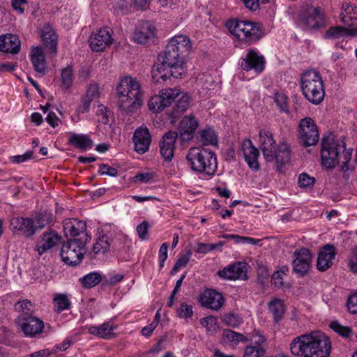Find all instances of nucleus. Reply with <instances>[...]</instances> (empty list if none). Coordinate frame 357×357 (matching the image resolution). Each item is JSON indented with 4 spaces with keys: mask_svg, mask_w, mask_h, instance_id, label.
Instances as JSON below:
<instances>
[{
    "mask_svg": "<svg viewBox=\"0 0 357 357\" xmlns=\"http://www.w3.org/2000/svg\"><path fill=\"white\" fill-rule=\"evenodd\" d=\"M191 48L190 39L183 35L176 36L167 43L165 50L158 55V63L152 69V78L158 82L171 77H182L186 74L184 66L183 54L189 52Z\"/></svg>",
    "mask_w": 357,
    "mask_h": 357,
    "instance_id": "1",
    "label": "nucleus"
},
{
    "mask_svg": "<svg viewBox=\"0 0 357 357\" xmlns=\"http://www.w3.org/2000/svg\"><path fill=\"white\" fill-rule=\"evenodd\" d=\"M331 345L329 338L320 331H314L295 337L290 351L299 357H328Z\"/></svg>",
    "mask_w": 357,
    "mask_h": 357,
    "instance_id": "2",
    "label": "nucleus"
},
{
    "mask_svg": "<svg viewBox=\"0 0 357 357\" xmlns=\"http://www.w3.org/2000/svg\"><path fill=\"white\" fill-rule=\"evenodd\" d=\"M352 151L346 149L344 139L337 138L331 132L326 133L321 140V164L327 169H333L340 163L341 169L348 171Z\"/></svg>",
    "mask_w": 357,
    "mask_h": 357,
    "instance_id": "3",
    "label": "nucleus"
},
{
    "mask_svg": "<svg viewBox=\"0 0 357 357\" xmlns=\"http://www.w3.org/2000/svg\"><path fill=\"white\" fill-rule=\"evenodd\" d=\"M118 107L127 114H133L144 102V93L137 79L130 76L121 78L116 88Z\"/></svg>",
    "mask_w": 357,
    "mask_h": 357,
    "instance_id": "4",
    "label": "nucleus"
},
{
    "mask_svg": "<svg viewBox=\"0 0 357 357\" xmlns=\"http://www.w3.org/2000/svg\"><path fill=\"white\" fill-rule=\"evenodd\" d=\"M185 159L194 172L212 176L217 170L216 154L210 149L192 147L188 151Z\"/></svg>",
    "mask_w": 357,
    "mask_h": 357,
    "instance_id": "5",
    "label": "nucleus"
},
{
    "mask_svg": "<svg viewBox=\"0 0 357 357\" xmlns=\"http://www.w3.org/2000/svg\"><path fill=\"white\" fill-rule=\"evenodd\" d=\"M225 26L239 41L248 45L256 43L264 35L262 25L257 22L231 19Z\"/></svg>",
    "mask_w": 357,
    "mask_h": 357,
    "instance_id": "6",
    "label": "nucleus"
},
{
    "mask_svg": "<svg viewBox=\"0 0 357 357\" xmlns=\"http://www.w3.org/2000/svg\"><path fill=\"white\" fill-rule=\"evenodd\" d=\"M300 86L304 97L312 104L319 105L324 100V82L319 72L314 70L304 72L301 77Z\"/></svg>",
    "mask_w": 357,
    "mask_h": 357,
    "instance_id": "7",
    "label": "nucleus"
},
{
    "mask_svg": "<svg viewBox=\"0 0 357 357\" xmlns=\"http://www.w3.org/2000/svg\"><path fill=\"white\" fill-rule=\"evenodd\" d=\"M86 243L68 240L63 244L61 250L60 255L62 260L71 266L79 264L86 252Z\"/></svg>",
    "mask_w": 357,
    "mask_h": 357,
    "instance_id": "8",
    "label": "nucleus"
},
{
    "mask_svg": "<svg viewBox=\"0 0 357 357\" xmlns=\"http://www.w3.org/2000/svg\"><path fill=\"white\" fill-rule=\"evenodd\" d=\"M63 226L66 236L73 238L70 241L87 243L91 240V236L86 233L85 222L77 219H66L63 221Z\"/></svg>",
    "mask_w": 357,
    "mask_h": 357,
    "instance_id": "9",
    "label": "nucleus"
},
{
    "mask_svg": "<svg viewBox=\"0 0 357 357\" xmlns=\"http://www.w3.org/2000/svg\"><path fill=\"white\" fill-rule=\"evenodd\" d=\"M298 137L304 146L315 145L319 138V132L314 121L310 117L301 120Z\"/></svg>",
    "mask_w": 357,
    "mask_h": 357,
    "instance_id": "10",
    "label": "nucleus"
},
{
    "mask_svg": "<svg viewBox=\"0 0 357 357\" xmlns=\"http://www.w3.org/2000/svg\"><path fill=\"white\" fill-rule=\"evenodd\" d=\"M299 19L309 29H319L326 26L325 15L319 8L308 6L300 13Z\"/></svg>",
    "mask_w": 357,
    "mask_h": 357,
    "instance_id": "11",
    "label": "nucleus"
},
{
    "mask_svg": "<svg viewBox=\"0 0 357 357\" xmlns=\"http://www.w3.org/2000/svg\"><path fill=\"white\" fill-rule=\"evenodd\" d=\"M17 323L24 335L29 337H35L40 334L45 326L43 320L33 315H19Z\"/></svg>",
    "mask_w": 357,
    "mask_h": 357,
    "instance_id": "12",
    "label": "nucleus"
},
{
    "mask_svg": "<svg viewBox=\"0 0 357 357\" xmlns=\"http://www.w3.org/2000/svg\"><path fill=\"white\" fill-rule=\"evenodd\" d=\"M293 257V271L300 276L305 275L311 267L312 253L307 248H302L295 250Z\"/></svg>",
    "mask_w": 357,
    "mask_h": 357,
    "instance_id": "13",
    "label": "nucleus"
},
{
    "mask_svg": "<svg viewBox=\"0 0 357 357\" xmlns=\"http://www.w3.org/2000/svg\"><path fill=\"white\" fill-rule=\"evenodd\" d=\"M111 32L112 30L109 28H104L90 36L89 42L93 52L103 51L112 43L113 38Z\"/></svg>",
    "mask_w": 357,
    "mask_h": 357,
    "instance_id": "14",
    "label": "nucleus"
},
{
    "mask_svg": "<svg viewBox=\"0 0 357 357\" xmlns=\"http://www.w3.org/2000/svg\"><path fill=\"white\" fill-rule=\"evenodd\" d=\"M155 26L150 22H139L133 33V40L139 44H146L152 41L155 36Z\"/></svg>",
    "mask_w": 357,
    "mask_h": 357,
    "instance_id": "15",
    "label": "nucleus"
},
{
    "mask_svg": "<svg viewBox=\"0 0 357 357\" xmlns=\"http://www.w3.org/2000/svg\"><path fill=\"white\" fill-rule=\"evenodd\" d=\"M132 141L136 152L139 154H144L147 152L151 142L149 130L146 126L137 128L134 132Z\"/></svg>",
    "mask_w": 357,
    "mask_h": 357,
    "instance_id": "16",
    "label": "nucleus"
},
{
    "mask_svg": "<svg viewBox=\"0 0 357 357\" xmlns=\"http://www.w3.org/2000/svg\"><path fill=\"white\" fill-rule=\"evenodd\" d=\"M60 241L61 236L55 231L50 229L39 236L35 250L41 255L56 246Z\"/></svg>",
    "mask_w": 357,
    "mask_h": 357,
    "instance_id": "17",
    "label": "nucleus"
},
{
    "mask_svg": "<svg viewBox=\"0 0 357 357\" xmlns=\"http://www.w3.org/2000/svg\"><path fill=\"white\" fill-rule=\"evenodd\" d=\"M199 125L198 119L192 114L185 116L180 122V139L182 142H188L194 137V135Z\"/></svg>",
    "mask_w": 357,
    "mask_h": 357,
    "instance_id": "18",
    "label": "nucleus"
},
{
    "mask_svg": "<svg viewBox=\"0 0 357 357\" xmlns=\"http://www.w3.org/2000/svg\"><path fill=\"white\" fill-rule=\"evenodd\" d=\"M10 227L14 233L21 234L26 238H30L36 233L30 216L28 218L16 217L13 218L10 221Z\"/></svg>",
    "mask_w": 357,
    "mask_h": 357,
    "instance_id": "19",
    "label": "nucleus"
},
{
    "mask_svg": "<svg viewBox=\"0 0 357 357\" xmlns=\"http://www.w3.org/2000/svg\"><path fill=\"white\" fill-rule=\"evenodd\" d=\"M178 137L176 131L170 130L166 132L160 142V152L167 161H171L174 157L175 142Z\"/></svg>",
    "mask_w": 357,
    "mask_h": 357,
    "instance_id": "20",
    "label": "nucleus"
},
{
    "mask_svg": "<svg viewBox=\"0 0 357 357\" xmlns=\"http://www.w3.org/2000/svg\"><path fill=\"white\" fill-rule=\"evenodd\" d=\"M264 58L259 55L256 51L250 50L245 57L242 59L241 68L245 70H254L259 73L264 69Z\"/></svg>",
    "mask_w": 357,
    "mask_h": 357,
    "instance_id": "21",
    "label": "nucleus"
},
{
    "mask_svg": "<svg viewBox=\"0 0 357 357\" xmlns=\"http://www.w3.org/2000/svg\"><path fill=\"white\" fill-rule=\"evenodd\" d=\"M259 138L264 158L268 162L273 161L276 144L271 132L268 130H261L259 131Z\"/></svg>",
    "mask_w": 357,
    "mask_h": 357,
    "instance_id": "22",
    "label": "nucleus"
},
{
    "mask_svg": "<svg viewBox=\"0 0 357 357\" xmlns=\"http://www.w3.org/2000/svg\"><path fill=\"white\" fill-rule=\"evenodd\" d=\"M199 301L202 305L211 309L218 310L225 303V298L222 295L214 289L206 290L200 296Z\"/></svg>",
    "mask_w": 357,
    "mask_h": 357,
    "instance_id": "23",
    "label": "nucleus"
},
{
    "mask_svg": "<svg viewBox=\"0 0 357 357\" xmlns=\"http://www.w3.org/2000/svg\"><path fill=\"white\" fill-rule=\"evenodd\" d=\"M336 255L335 248L331 244L325 245L319 251L317 268L320 271H325L333 264V260Z\"/></svg>",
    "mask_w": 357,
    "mask_h": 357,
    "instance_id": "24",
    "label": "nucleus"
},
{
    "mask_svg": "<svg viewBox=\"0 0 357 357\" xmlns=\"http://www.w3.org/2000/svg\"><path fill=\"white\" fill-rule=\"evenodd\" d=\"M241 150L243 153L245 160L250 168L255 171L259 169L258 157L259 150L255 148L250 139H245L241 143Z\"/></svg>",
    "mask_w": 357,
    "mask_h": 357,
    "instance_id": "25",
    "label": "nucleus"
},
{
    "mask_svg": "<svg viewBox=\"0 0 357 357\" xmlns=\"http://www.w3.org/2000/svg\"><path fill=\"white\" fill-rule=\"evenodd\" d=\"M220 278L227 280H238L246 278V266L243 263H235L222 271H218Z\"/></svg>",
    "mask_w": 357,
    "mask_h": 357,
    "instance_id": "26",
    "label": "nucleus"
},
{
    "mask_svg": "<svg viewBox=\"0 0 357 357\" xmlns=\"http://www.w3.org/2000/svg\"><path fill=\"white\" fill-rule=\"evenodd\" d=\"M20 50V41L16 35L6 34L0 36V51L17 54Z\"/></svg>",
    "mask_w": 357,
    "mask_h": 357,
    "instance_id": "27",
    "label": "nucleus"
},
{
    "mask_svg": "<svg viewBox=\"0 0 357 357\" xmlns=\"http://www.w3.org/2000/svg\"><path fill=\"white\" fill-rule=\"evenodd\" d=\"M30 218L36 232H37L52 222L53 215L52 212L47 210L40 211L32 213Z\"/></svg>",
    "mask_w": 357,
    "mask_h": 357,
    "instance_id": "28",
    "label": "nucleus"
},
{
    "mask_svg": "<svg viewBox=\"0 0 357 357\" xmlns=\"http://www.w3.org/2000/svg\"><path fill=\"white\" fill-rule=\"evenodd\" d=\"M116 326L111 322H105L99 326H93L88 328V332L96 337L103 339H111L114 337Z\"/></svg>",
    "mask_w": 357,
    "mask_h": 357,
    "instance_id": "29",
    "label": "nucleus"
},
{
    "mask_svg": "<svg viewBox=\"0 0 357 357\" xmlns=\"http://www.w3.org/2000/svg\"><path fill=\"white\" fill-rule=\"evenodd\" d=\"M41 37L45 47H47L52 53H56L57 46V36L52 27L46 24L42 29Z\"/></svg>",
    "mask_w": 357,
    "mask_h": 357,
    "instance_id": "30",
    "label": "nucleus"
},
{
    "mask_svg": "<svg viewBox=\"0 0 357 357\" xmlns=\"http://www.w3.org/2000/svg\"><path fill=\"white\" fill-rule=\"evenodd\" d=\"M68 144L83 151L89 149L93 146V142L88 135L77 133L70 134Z\"/></svg>",
    "mask_w": 357,
    "mask_h": 357,
    "instance_id": "31",
    "label": "nucleus"
},
{
    "mask_svg": "<svg viewBox=\"0 0 357 357\" xmlns=\"http://www.w3.org/2000/svg\"><path fill=\"white\" fill-rule=\"evenodd\" d=\"M31 61L36 72L44 75L47 70V65L43 54L40 47H35L32 50Z\"/></svg>",
    "mask_w": 357,
    "mask_h": 357,
    "instance_id": "32",
    "label": "nucleus"
},
{
    "mask_svg": "<svg viewBox=\"0 0 357 357\" xmlns=\"http://www.w3.org/2000/svg\"><path fill=\"white\" fill-rule=\"evenodd\" d=\"M112 238L107 234H103L98 238L92 250L93 257L97 255H105L109 251Z\"/></svg>",
    "mask_w": 357,
    "mask_h": 357,
    "instance_id": "33",
    "label": "nucleus"
},
{
    "mask_svg": "<svg viewBox=\"0 0 357 357\" xmlns=\"http://www.w3.org/2000/svg\"><path fill=\"white\" fill-rule=\"evenodd\" d=\"M197 140L203 145H216L218 144V135L215 131L211 128L200 130L197 136Z\"/></svg>",
    "mask_w": 357,
    "mask_h": 357,
    "instance_id": "34",
    "label": "nucleus"
},
{
    "mask_svg": "<svg viewBox=\"0 0 357 357\" xmlns=\"http://www.w3.org/2000/svg\"><path fill=\"white\" fill-rule=\"evenodd\" d=\"M273 160H276L278 169H279L280 165L282 166L289 162L291 159L289 147L287 144L280 145L278 149L274 150Z\"/></svg>",
    "mask_w": 357,
    "mask_h": 357,
    "instance_id": "35",
    "label": "nucleus"
},
{
    "mask_svg": "<svg viewBox=\"0 0 357 357\" xmlns=\"http://www.w3.org/2000/svg\"><path fill=\"white\" fill-rule=\"evenodd\" d=\"M268 311L272 314L274 321H280L284 312V307L281 300L275 298L268 303Z\"/></svg>",
    "mask_w": 357,
    "mask_h": 357,
    "instance_id": "36",
    "label": "nucleus"
},
{
    "mask_svg": "<svg viewBox=\"0 0 357 357\" xmlns=\"http://www.w3.org/2000/svg\"><path fill=\"white\" fill-rule=\"evenodd\" d=\"M53 304L55 312L61 313L63 310H69L71 302L66 294H56L53 298Z\"/></svg>",
    "mask_w": 357,
    "mask_h": 357,
    "instance_id": "37",
    "label": "nucleus"
},
{
    "mask_svg": "<svg viewBox=\"0 0 357 357\" xmlns=\"http://www.w3.org/2000/svg\"><path fill=\"white\" fill-rule=\"evenodd\" d=\"M180 91L177 89H165L160 91L158 97L164 109L171 105L174 99L179 95Z\"/></svg>",
    "mask_w": 357,
    "mask_h": 357,
    "instance_id": "38",
    "label": "nucleus"
},
{
    "mask_svg": "<svg viewBox=\"0 0 357 357\" xmlns=\"http://www.w3.org/2000/svg\"><path fill=\"white\" fill-rule=\"evenodd\" d=\"M222 339L225 342H229L233 344L245 342L247 338L241 333H236L230 329H225L222 333Z\"/></svg>",
    "mask_w": 357,
    "mask_h": 357,
    "instance_id": "39",
    "label": "nucleus"
},
{
    "mask_svg": "<svg viewBox=\"0 0 357 357\" xmlns=\"http://www.w3.org/2000/svg\"><path fill=\"white\" fill-rule=\"evenodd\" d=\"M102 277L98 273H90L82 278L80 282L85 288H91L97 285L101 281Z\"/></svg>",
    "mask_w": 357,
    "mask_h": 357,
    "instance_id": "40",
    "label": "nucleus"
},
{
    "mask_svg": "<svg viewBox=\"0 0 357 357\" xmlns=\"http://www.w3.org/2000/svg\"><path fill=\"white\" fill-rule=\"evenodd\" d=\"M266 350L264 347L255 343L252 346H247L245 349L243 357H262L264 356Z\"/></svg>",
    "mask_w": 357,
    "mask_h": 357,
    "instance_id": "41",
    "label": "nucleus"
},
{
    "mask_svg": "<svg viewBox=\"0 0 357 357\" xmlns=\"http://www.w3.org/2000/svg\"><path fill=\"white\" fill-rule=\"evenodd\" d=\"M14 308L16 312H21L20 315L31 316L33 311V305L30 301L25 299L17 302Z\"/></svg>",
    "mask_w": 357,
    "mask_h": 357,
    "instance_id": "42",
    "label": "nucleus"
},
{
    "mask_svg": "<svg viewBox=\"0 0 357 357\" xmlns=\"http://www.w3.org/2000/svg\"><path fill=\"white\" fill-rule=\"evenodd\" d=\"M73 73L71 68L67 67L61 71V88L67 90L70 89L73 82Z\"/></svg>",
    "mask_w": 357,
    "mask_h": 357,
    "instance_id": "43",
    "label": "nucleus"
},
{
    "mask_svg": "<svg viewBox=\"0 0 357 357\" xmlns=\"http://www.w3.org/2000/svg\"><path fill=\"white\" fill-rule=\"evenodd\" d=\"M350 31L342 26H334L328 29L325 33L327 38H339L344 35L348 34Z\"/></svg>",
    "mask_w": 357,
    "mask_h": 357,
    "instance_id": "44",
    "label": "nucleus"
},
{
    "mask_svg": "<svg viewBox=\"0 0 357 357\" xmlns=\"http://www.w3.org/2000/svg\"><path fill=\"white\" fill-rule=\"evenodd\" d=\"M273 98L274 102L281 112L289 113L288 98L285 94L282 93H275Z\"/></svg>",
    "mask_w": 357,
    "mask_h": 357,
    "instance_id": "45",
    "label": "nucleus"
},
{
    "mask_svg": "<svg viewBox=\"0 0 357 357\" xmlns=\"http://www.w3.org/2000/svg\"><path fill=\"white\" fill-rule=\"evenodd\" d=\"M222 321L225 324L231 327H237L243 321L240 315L234 313L226 314L222 317Z\"/></svg>",
    "mask_w": 357,
    "mask_h": 357,
    "instance_id": "46",
    "label": "nucleus"
},
{
    "mask_svg": "<svg viewBox=\"0 0 357 357\" xmlns=\"http://www.w3.org/2000/svg\"><path fill=\"white\" fill-rule=\"evenodd\" d=\"M331 328L337 333L344 337H349L352 334V330L351 328L344 326L340 324L337 321H333L331 324Z\"/></svg>",
    "mask_w": 357,
    "mask_h": 357,
    "instance_id": "47",
    "label": "nucleus"
},
{
    "mask_svg": "<svg viewBox=\"0 0 357 357\" xmlns=\"http://www.w3.org/2000/svg\"><path fill=\"white\" fill-rule=\"evenodd\" d=\"M190 102V96L187 94L183 95L176 102V105L174 107L175 113H182L185 112L189 105Z\"/></svg>",
    "mask_w": 357,
    "mask_h": 357,
    "instance_id": "48",
    "label": "nucleus"
},
{
    "mask_svg": "<svg viewBox=\"0 0 357 357\" xmlns=\"http://www.w3.org/2000/svg\"><path fill=\"white\" fill-rule=\"evenodd\" d=\"M315 183V178L306 173H302L298 177V185L301 188H312Z\"/></svg>",
    "mask_w": 357,
    "mask_h": 357,
    "instance_id": "49",
    "label": "nucleus"
},
{
    "mask_svg": "<svg viewBox=\"0 0 357 357\" xmlns=\"http://www.w3.org/2000/svg\"><path fill=\"white\" fill-rule=\"evenodd\" d=\"M148 107L151 111L154 112H160L164 109L160 98L158 96H154L149 99Z\"/></svg>",
    "mask_w": 357,
    "mask_h": 357,
    "instance_id": "50",
    "label": "nucleus"
},
{
    "mask_svg": "<svg viewBox=\"0 0 357 357\" xmlns=\"http://www.w3.org/2000/svg\"><path fill=\"white\" fill-rule=\"evenodd\" d=\"M192 314V307L185 303H181L180 307L177 310V315L181 318H190Z\"/></svg>",
    "mask_w": 357,
    "mask_h": 357,
    "instance_id": "51",
    "label": "nucleus"
},
{
    "mask_svg": "<svg viewBox=\"0 0 357 357\" xmlns=\"http://www.w3.org/2000/svg\"><path fill=\"white\" fill-rule=\"evenodd\" d=\"M150 225L146 221L142 222L140 225L137 227V232L138 234L139 238L144 241L148 238V230Z\"/></svg>",
    "mask_w": 357,
    "mask_h": 357,
    "instance_id": "52",
    "label": "nucleus"
},
{
    "mask_svg": "<svg viewBox=\"0 0 357 357\" xmlns=\"http://www.w3.org/2000/svg\"><path fill=\"white\" fill-rule=\"evenodd\" d=\"M169 244L167 243H163L159 250V266L160 268L165 266V262L167 258V250Z\"/></svg>",
    "mask_w": 357,
    "mask_h": 357,
    "instance_id": "53",
    "label": "nucleus"
},
{
    "mask_svg": "<svg viewBox=\"0 0 357 357\" xmlns=\"http://www.w3.org/2000/svg\"><path fill=\"white\" fill-rule=\"evenodd\" d=\"M284 272L283 270L278 271L275 272L272 275L273 284L278 288L284 287L283 277Z\"/></svg>",
    "mask_w": 357,
    "mask_h": 357,
    "instance_id": "54",
    "label": "nucleus"
},
{
    "mask_svg": "<svg viewBox=\"0 0 357 357\" xmlns=\"http://www.w3.org/2000/svg\"><path fill=\"white\" fill-rule=\"evenodd\" d=\"M99 172L102 175H108L110 176H116L118 171L116 168L112 167L105 164H101L99 166Z\"/></svg>",
    "mask_w": 357,
    "mask_h": 357,
    "instance_id": "55",
    "label": "nucleus"
},
{
    "mask_svg": "<svg viewBox=\"0 0 357 357\" xmlns=\"http://www.w3.org/2000/svg\"><path fill=\"white\" fill-rule=\"evenodd\" d=\"M203 326L206 328L207 331H214L216 329V319L213 316L206 317L202 319Z\"/></svg>",
    "mask_w": 357,
    "mask_h": 357,
    "instance_id": "56",
    "label": "nucleus"
},
{
    "mask_svg": "<svg viewBox=\"0 0 357 357\" xmlns=\"http://www.w3.org/2000/svg\"><path fill=\"white\" fill-rule=\"evenodd\" d=\"M347 305L350 313L357 314V292L349 297Z\"/></svg>",
    "mask_w": 357,
    "mask_h": 357,
    "instance_id": "57",
    "label": "nucleus"
},
{
    "mask_svg": "<svg viewBox=\"0 0 357 357\" xmlns=\"http://www.w3.org/2000/svg\"><path fill=\"white\" fill-rule=\"evenodd\" d=\"M216 248L217 245H212L211 244L199 243H198L195 251L197 253L206 254Z\"/></svg>",
    "mask_w": 357,
    "mask_h": 357,
    "instance_id": "58",
    "label": "nucleus"
},
{
    "mask_svg": "<svg viewBox=\"0 0 357 357\" xmlns=\"http://www.w3.org/2000/svg\"><path fill=\"white\" fill-rule=\"evenodd\" d=\"M192 255L191 252L188 251L185 254L181 255L177 259L175 264L180 268L186 266Z\"/></svg>",
    "mask_w": 357,
    "mask_h": 357,
    "instance_id": "59",
    "label": "nucleus"
},
{
    "mask_svg": "<svg viewBox=\"0 0 357 357\" xmlns=\"http://www.w3.org/2000/svg\"><path fill=\"white\" fill-rule=\"evenodd\" d=\"M348 265L351 272L357 273V250H354L349 257Z\"/></svg>",
    "mask_w": 357,
    "mask_h": 357,
    "instance_id": "60",
    "label": "nucleus"
},
{
    "mask_svg": "<svg viewBox=\"0 0 357 357\" xmlns=\"http://www.w3.org/2000/svg\"><path fill=\"white\" fill-rule=\"evenodd\" d=\"M99 96V87L97 84H91L86 93V96L93 100L96 98H98Z\"/></svg>",
    "mask_w": 357,
    "mask_h": 357,
    "instance_id": "61",
    "label": "nucleus"
},
{
    "mask_svg": "<svg viewBox=\"0 0 357 357\" xmlns=\"http://www.w3.org/2000/svg\"><path fill=\"white\" fill-rule=\"evenodd\" d=\"M27 3L26 0H13L12 7L19 14H23L24 12V6Z\"/></svg>",
    "mask_w": 357,
    "mask_h": 357,
    "instance_id": "62",
    "label": "nucleus"
},
{
    "mask_svg": "<svg viewBox=\"0 0 357 357\" xmlns=\"http://www.w3.org/2000/svg\"><path fill=\"white\" fill-rule=\"evenodd\" d=\"M132 3L137 10H145L149 7L150 0H132Z\"/></svg>",
    "mask_w": 357,
    "mask_h": 357,
    "instance_id": "63",
    "label": "nucleus"
},
{
    "mask_svg": "<svg viewBox=\"0 0 357 357\" xmlns=\"http://www.w3.org/2000/svg\"><path fill=\"white\" fill-rule=\"evenodd\" d=\"M153 174L145 172V173L137 174L134 177V179H135V181H138L141 183H148L151 179L153 178Z\"/></svg>",
    "mask_w": 357,
    "mask_h": 357,
    "instance_id": "64",
    "label": "nucleus"
}]
</instances>
